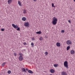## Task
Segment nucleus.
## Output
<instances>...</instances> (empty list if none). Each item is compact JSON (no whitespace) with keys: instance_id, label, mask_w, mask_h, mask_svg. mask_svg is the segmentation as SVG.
Segmentation results:
<instances>
[{"instance_id":"nucleus-10","label":"nucleus","mask_w":75,"mask_h":75,"mask_svg":"<svg viewBox=\"0 0 75 75\" xmlns=\"http://www.w3.org/2000/svg\"><path fill=\"white\" fill-rule=\"evenodd\" d=\"M56 45L57 47H60L61 46V44L59 42H57L56 43Z\"/></svg>"},{"instance_id":"nucleus-20","label":"nucleus","mask_w":75,"mask_h":75,"mask_svg":"<svg viewBox=\"0 0 75 75\" xmlns=\"http://www.w3.org/2000/svg\"><path fill=\"white\" fill-rule=\"evenodd\" d=\"M11 71L10 70H9L8 71V74H10L11 73Z\"/></svg>"},{"instance_id":"nucleus-9","label":"nucleus","mask_w":75,"mask_h":75,"mask_svg":"<svg viewBox=\"0 0 75 75\" xmlns=\"http://www.w3.org/2000/svg\"><path fill=\"white\" fill-rule=\"evenodd\" d=\"M70 53L71 55H74V54H75V51H74L73 50H72L71 51Z\"/></svg>"},{"instance_id":"nucleus-25","label":"nucleus","mask_w":75,"mask_h":75,"mask_svg":"<svg viewBox=\"0 0 75 75\" xmlns=\"http://www.w3.org/2000/svg\"><path fill=\"white\" fill-rule=\"evenodd\" d=\"M31 45L32 47H34V43L33 42L31 43Z\"/></svg>"},{"instance_id":"nucleus-5","label":"nucleus","mask_w":75,"mask_h":75,"mask_svg":"<svg viewBox=\"0 0 75 75\" xmlns=\"http://www.w3.org/2000/svg\"><path fill=\"white\" fill-rule=\"evenodd\" d=\"M67 44H68V45H71V44H72V42H71V40H68L67 42Z\"/></svg>"},{"instance_id":"nucleus-23","label":"nucleus","mask_w":75,"mask_h":75,"mask_svg":"<svg viewBox=\"0 0 75 75\" xmlns=\"http://www.w3.org/2000/svg\"><path fill=\"white\" fill-rule=\"evenodd\" d=\"M54 4H53V3H52V7H55V6H54Z\"/></svg>"},{"instance_id":"nucleus-17","label":"nucleus","mask_w":75,"mask_h":75,"mask_svg":"<svg viewBox=\"0 0 75 75\" xmlns=\"http://www.w3.org/2000/svg\"><path fill=\"white\" fill-rule=\"evenodd\" d=\"M11 1H9L8 0V4H11Z\"/></svg>"},{"instance_id":"nucleus-11","label":"nucleus","mask_w":75,"mask_h":75,"mask_svg":"<svg viewBox=\"0 0 75 75\" xmlns=\"http://www.w3.org/2000/svg\"><path fill=\"white\" fill-rule=\"evenodd\" d=\"M36 34H41L42 33V32H41V31H40L38 32H37L36 33Z\"/></svg>"},{"instance_id":"nucleus-19","label":"nucleus","mask_w":75,"mask_h":75,"mask_svg":"<svg viewBox=\"0 0 75 75\" xmlns=\"http://www.w3.org/2000/svg\"><path fill=\"white\" fill-rule=\"evenodd\" d=\"M20 28H17L16 29V30H17V31H20Z\"/></svg>"},{"instance_id":"nucleus-34","label":"nucleus","mask_w":75,"mask_h":75,"mask_svg":"<svg viewBox=\"0 0 75 75\" xmlns=\"http://www.w3.org/2000/svg\"><path fill=\"white\" fill-rule=\"evenodd\" d=\"M68 22L69 23H71V20H69Z\"/></svg>"},{"instance_id":"nucleus-35","label":"nucleus","mask_w":75,"mask_h":75,"mask_svg":"<svg viewBox=\"0 0 75 75\" xmlns=\"http://www.w3.org/2000/svg\"><path fill=\"white\" fill-rule=\"evenodd\" d=\"M14 56H16V54L15 53H14Z\"/></svg>"},{"instance_id":"nucleus-36","label":"nucleus","mask_w":75,"mask_h":75,"mask_svg":"<svg viewBox=\"0 0 75 75\" xmlns=\"http://www.w3.org/2000/svg\"><path fill=\"white\" fill-rule=\"evenodd\" d=\"M26 71H28V68H26Z\"/></svg>"},{"instance_id":"nucleus-32","label":"nucleus","mask_w":75,"mask_h":75,"mask_svg":"<svg viewBox=\"0 0 75 75\" xmlns=\"http://www.w3.org/2000/svg\"><path fill=\"white\" fill-rule=\"evenodd\" d=\"M22 19H26L25 17H23Z\"/></svg>"},{"instance_id":"nucleus-2","label":"nucleus","mask_w":75,"mask_h":75,"mask_svg":"<svg viewBox=\"0 0 75 75\" xmlns=\"http://www.w3.org/2000/svg\"><path fill=\"white\" fill-rule=\"evenodd\" d=\"M68 62L67 61H66L64 62V66L66 68H68Z\"/></svg>"},{"instance_id":"nucleus-3","label":"nucleus","mask_w":75,"mask_h":75,"mask_svg":"<svg viewBox=\"0 0 75 75\" xmlns=\"http://www.w3.org/2000/svg\"><path fill=\"white\" fill-rule=\"evenodd\" d=\"M24 25L25 27H29V23L28 22H27L24 23Z\"/></svg>"},{"instance_id":"nucleus-1","label":"nucleus","mask_w":75,"mask_h":75,"mask_svg":"<svg viewBox=\"0 0 75 75\" xmlns=\"http://www.w3.org/2000/svg\"><path fill=\"white\" fill-rule=\"evenodd\" d=\"M57 20L58 19H53L52 22V24H53V25H56L57 23Z\"/></svg>"},{"instance_id":"nucleus-21","label":"nucleus","mask_w":75,"mask_h":75,"mask_svg":"<svg viewBox=\"0 0 75 75\" xmlns=\"http://www.w3.org/2000/svg\"><path fill=\"white\" fill-rule=\"evenodd\" d=\"M57 65H58V64H54V67H58Z\"/></svg>"},{"instance_id":"nucleus-28","label":"nucleus","mask_w":75,"mask_h":75,"mask_svg":"<svg viewBox=\"0 0 75 75\" xmlns=\"http://www.w3.org/2000/svg\"><path fill=\"white\" fill-rule=\"evenodd\" d=\"M20 56L22 57V56H23V54L22 53H20Z\"/></svg>"},{"instance_id":"nucleus-7","label":"nucleus","mask_w":75,"mask_h":75,"mask_svg":"<svg viewBox=\"0 0 75 75\" xmlns=\"http://www.w3.org/2000/svg\"><path fill=\"white\" fill-rule=\"evenodd\" d=\"M61 74L62 75H67V73H66L64 71H63L62 72Z\"/></svg>"},{"instance_id":"nucleus-41","label":"nucleus","mask_w":75,"mask_h":75,"mask_svg":"<svg viewBox=\"0 0 75 75\" xmlns=\"http://www.w3.org/2000/svg\"><path fill=\"white\" fill-rule=\"evenodd\" d=\"M50 75H52V74H50Z\"/></svg>"},{"instance_id":"nucleus-4","label":"nucleus","mask_w":75,"mask_h":75,"mask_svg":"<svg viewBox=\"0 0 75 75\" xmlns=\"http://www.w3.org/2000/svg\"><path fill=\"white\" fill-rule=\"evenodd\" d=\"M12 26L13 27H14L15 28H17L18 27V25H15L14 24H12Z\"/></svg>"},{"instance_id":"nucleus-12","label":"nucleus","mask_w":75,"mask_h":75,"mask_svg":"<svg viewBox=\"0 0 75 75\" xmlns=\"http://www.w3.org/2000/svg\"><path fill=\"white\" fill-rule=\"evenodd\" d=\"M18 3L19 5V6H21V7L22 6V5H21V2H20V1H18Z\"/></svg>"},{"instance_id":"nucleus-38","label":"nucleus","mask_w":75,"mask_h":75,"mask_svg":"<svg viewBox=\"0 0 75 75\" xmlns=\"http://www.w3.org/2000/svg\"><path fill=\"white\" fill-rule=\"evenodd\" d=\"M33 1H37V0H33Z\"/></svg>"},{"instance_id":"nucleus-29","label":"nucleus","mask_w":75,"mask_h":75,"mask_svg":"<svg viewBox=\"0 0 75 75\" xmlns=\"http://www.w3.org/2000/svg\"><path fill=\"white\" fill-rule=\"evenodd\" d=\"M26 19H22V20H23V21H26Z\"/></svg>"},{"instance_id":"nucleus-33","label":"nucleus","mask_w":75,"mask_h":75,"mask_svg":"<svg viewBox=\"0 0 75 75\" xmlns=\"http://www.w3.org/2000/svg\"><path fill=\"white\" fill-rule=\"evenodd\" d=\"M24 45H27V43L26 42H25L23 43Z\"/></svg>"},{"instance_id":"nucleus-22","label":"nucleus","mask_w":75,"mask_h":75,"mask_svg":"<svg viewBox=\"0 0 75 75\" xmlns=\"http://www.w3.org/2000/svg\"><path fill=\"white\" fill-rule=\"evenodd\" d=\"M39 40H40V41L42 40V37H40V38L39 39Z\"/></svg>"},{"instance_id":"nucleus-16","label":"nucleus","mask_w":75,"mask_h":75,"mask_svg":"<svg viewBox=\"0 0 75 75\" xmlns=\"http://www.w3.org/2000/svg\"><path fill=\"white\" fill-rule=\"evenodd\" d=\"M23 13H24V14H25V13H27L26 10L25 9H24L23 10Z\"/></svg>"},{"instance_id":"nucleus-8","label":"nucleus","mask_w":75,"mask_h":75,"mask_svg":"<svg viewBox=\"0 0 75 75\" xmlns=\"http://www.w3.org/2000/svg\"><path fill=\"white\" fill-rule=\"evenodd\" d=\"M50 72L51 73L53 74L55 72V70L53 69H51L50 70Z\"/></svg>"},{"instance_id":"nucleus-14","label":"nucleus","mask_w":75,"mask_h":75,"mask_svg":"<svg viewBox=\"0 0 75 75\" xmlns=\"http://www.w3.org/2000/svg\"><path fill=\"white\" fill-rule=\"evenodd\" d=\"M28 72L29 73V74H33V72L31 70H29L28 71Z\"/></svg>"},{"instance_id":"nucleus-18","label":"nucleus","mask_w":75,"mask_h":75,"mask_svg":"<svg viewBox=\"0 0 75 75\" xmlns=\"http://www.w3.org/2000/svg\"><path fill=\"white\" fill-rule=\"evenodd\" d=\"M6 64V63L4 62V63H3L1 65H2V67H4V65Z\"/></svg>"},{"instance_id":"nucleus-15","label":"nucleus","mask_w":75,"mask_h":75,"mask_svg":"<svg viewBox=\"0 0 75 75\" xmlns=\"http://www.w3.org/2000/svg\"><path fill=\"white\" fill-rule=\"evenodd\" d=\"M69 49H70V46H68L67 47V51L69 50Z\"/></svg>"},{"instance_id":"nucleus-40","label":"nucleus","mask_w":75,"mask_h":75,"mask_svg":"<svg viewBox=\"0 0 75 75\" xmlns=\"http://www.w3.org/2000/svg\"><path fill=\"white\" fill-rule=\"evenodd\" d=\"M74 0V2H75V0Z\"/></svg>"},{"instance_id":"nucleus-26","label":"nucleus","mask_w":75,"mask_h":75,"mask_svg":"<svg viewBox=\"0 0 75 75\" xmlns=\"http://www.w3.org/2000/svg\"><path fill=\"white\" fill-rule=\"evenodd\" d=\"M48 52H46L45 53V54H46V55H48Z\"/></svg>"},{"instance_id":"nucleus-37","label":"nucleus","mask_w":75,"mask_h":75,"mask_svg":"<svg viewBox=\"0 0 75 75\" xmlns=\"http://www.w3.org/2000/svg\"><path fill=\"white\" fill-rule=\"evenodd\" d=\"M45 38H47V36L45 35Z\"/></svg>"},{"instance_id":"nucleus-30","label":"nucleus","mask_w":75,"mask_h":75,"mask_svg":"<svg viewBox=\"0 0 75 75\" xmlns=\"http://www.w3.org/2000/svg\"><path fill=\"white\" fill-rule=\"evenodd\" d=\"M62 33H64V30H62Z\"/></svg>"},{"instance_id":"nucleus-39","label":"nucleus","mask_w":75,"mask_h":75,"mask_svg":"<svg viewBox=\"0 0 75 75\" xmlns=\"http://www.w3.org/2000/svg\"><path fill=\"white\" fill-rule=\"evenodd\" d=\"M9 0V1H12V0Z\"/></svg>"},{"instance_id":"nucleus-27","label":"nucleus","mask_w":75,"mask_h":75,"mask_svg":"<svg viewBox=\"0 0 75 75\" xmlns=\"http://www.w3.org/2000/svg\"><path fill=\"white\" fill-rule=\"evenodd\" d=\"M32 41H34V40H35V39L34 38H32Z\"/></svg>"},{"instance_id":"nucleus-31","label":"nucleus","mask_w":75,"mask_h":75,"mask_svg":"<svg viewBox=\"0 0 75 75\" xmlns=\"http://www.w3.org/2000/svg\"><path fill=\"white\" fill-rule=\"evenodd\" d=\"M53 19H57V18L55 17H54L53 18Z\"/></svg>"},{"instance_id":"nucleus-24","label":"nucleus","mask_w":75,"mask_h":75,"mask_svg":"<svg viewBox=\"0 0 75 75\" xmlns=\"http://www.w3.org/2000/svg\"><path fill=\"white\" fill-rule=\"evenodd\" d=\"M1 31H4V29H1Z\"/></svg>"},{"instance_id":"nucleus-6","label":"nucleus","mask_w":75,"mask_h":75,"mask_svg":"<svg viewBox=\"0 0 75 75\" xmlns=\"http://www.w3.org/2000/svg\"><path fill=\"white\" fill-rule=\"evenodd\" d=\"M19 61H23V56H20L19 57Z\"/></svg>"},{"instance_id":"nucleus-13","label":"nucleus","mask_w":75,"mask_h":75,"mask_svg":"<svg viewBox=\"0 0 75 75\" xmlns=\"http://www.w3.org/2000/svg\"><path fill=\"white\" fill-rule=\"evenodd\" d=\"M22 71L23 72H25L26 73L27 72V71H26L25 70V69L24 68L22 69Z\"/></svg>"}]
</instances>
